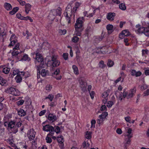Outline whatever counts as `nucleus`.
<instances>
[{
  "instance_id": "1",
  "label": "nucleus",
  "mask_w": 149,
  "mask_h": 149,
  "mask_svg": "<svg viewBox=\"0 0 149 149\" xmlns=\"http://www.w3.org/2000/svg\"><path fill=\"white\" fill-rule=\"evenodd\" d=\"M72 1H71L67 6L64 15L68 24L70 23V17L72 14V12L75 13L77 9L81 5V3L76 2L74 4Z\"/></svg>"
},
{
  "instance_id": "2",
  "label": "nucleus",
  "mask_w": 149,
  "mask_h": 149,
  "mask_svg": "<svg viewBox=\"0 0 149 149\" xmlns=\"http://www.w3.org/2000/svg\"><path fill=\"white\" fill-rule=\"evenodd\" d=\"M84 21L83 17L79 18L76 21V23L75 25V31L74 34V36H80L81 35V32L82 29H81L82 26V23Z\"/></svg>"
},
{
  "instance_id": "3",
  "label": "nucleus",
  "mask_w": 149,
  "mask_h": 149,
  "mask_svg": "<svg viewBox=\"0 0 149 149\" xmlns=\"http://www.w3.org/2000/svg\"><path fill=\"white\" fill-rule=\"evenodd\" d=\"M36 66L38 70L40 68H44L46 65L43 61V57L40 53L37 52L36 53Z\"/></svg>"
},
{
  "instance_id": "4",
  "label": "nucleus",
  "mask_w": 149,
  "mask_h": 149,
  "mask_svg": "<svg viewBox=\"0 0 149 149\" xmlns=\"http://www.w3.org/2000/svg\"><path fill=\"white\" fill-rule=\"evenodd\" d=\"M15 122L13 121L8 122H5L4 123V125L6 127L8 130L14 133H16L18 132V128L15 126Z\"/></svg>"
},
{
  "instance_id": "5",
  "label": "nucleus",
  "mask_w": 149,
  "mask_h": 149,
  "mask_svg": "<svg viewBox=\"0 0 149 149\" xmlns=\"http://www.w3.org/2000/svg\"><path fill=\"white\" fill-rule=\"evenodd\" d=\"M132 130L129 128L128 129L127 134L125 136L124 139L125 147L127 148L130 146L131 143V139L133 137V134L132 133Z\"/></svg>"
},
{
  "instance_id": "6",
  "label": "nucleus",
  "mask_w": 149,
  "mask_h": 149,
  "mask_svg": "<svg viewBox=\"0 0 149 149\" xmlns=\"http://www.w3.org/2000/svg\"><path fill=\"white\" fill-rule=\"evenodd\" d=\"M61 9L59 7L57 9L52 10L49 13L48 17L49 19L51 20H53L56 16H60L61 14Z\"/></svg>"
},
{
  "instance_id": "7",
  "label": "nucleus",
  "mask_w": 149,
  "mask_h": 149,
  "mask_svg": "<svg viewBox=\"0 0 149 149\" xmlns=\"http://www.w3.org/2000/svg\"><path fill=\"white\" fill-rule=\"evenodd\" d=\"M30 58L28 57L27 55L24 54L22 52H20V53L13 59V61L15 62H17L19 61H29Z\"/></svg>"
},
{
  "instance_id": "8",
  "label": "nucleus",
  "mask_w": 149,
  "mask_h": 149,
  "mask_svg": "<svg viewBox=\"0 0 149 149\" xmlns=\"http://www.w3.org/2000/svg\"><path fill=\"white\" fill-rule=\"evenodd\" d=\"M141 25L138 24L136 26V28L138 29L136 30V32L138 33H143L146 36H149V26L147 27H140Z\"/></svg>"
},
{
  "instance_id": "9",
  "label": "nucleus",
  "mask_w": 149,
  "mask_h": 149,
  "mask_svg": "<svg viewBox=\"0 0 149 149\" xmlns=\"http://www.w3.org/2000/svg\"><path fill=\"white\" fill-rule=\"evenodd\" d=\"M136 88L134 87L133 88L131 89L128 92H126L125 93V92L124 91V97H127L128 99L132 97L136 93Z\"/></svg>"
},
{
  "instance_id": "10",
  "label": "nucleus",
  "mask_w": 149,
  "mask_h": 149,
  "mask_svg": "<svg viewBox=\"0 0 149 149\" xmlns=\"http://www.w3.org/2000/svg\"><path fill=\"white\" fill-rule=\"evenodd\" d=\"M19 43H16L15 47L13 48V51L12 53V58L13 59L16 57L20 53L18 51V50L19 49Z\"/></svg>"
},
{
  "instance_id": "11",
  "label": "nucleus",
  "mask_w": 149,
  "mask_h": 149,
  "mask_svg": "<svg viewBox=\"0 0 149 149\" xmlns=\"http://www.w3.org/2000/svg\"><path fill=\"white\" fill-rule=\"evenodd\" d=\"M7 91V93L15 96H19L20 94L19 91L18 90L13 87L8 88Z\"/></svg>"
},
{
  "instance_id": "12",
  "label": "nucleus",
  "mask_w": 149,
  "mask_h": 149,
  "mask_svg": "<svg viewBox=\"0 0 149 149\" xmlns=\"http://www.w3.org/2000/svg\"><path fill=\"white\" fill-rule=\"evenodd\" d=\"M36 132L33 129L29 130L27 132V136L30 141L34 139L35 137Z\"/></svg>"
},
{
  "instance_id": "13",
  "label": "nucleus",
  "mask_w": 149,
  "mask_h": 149,
  "mask_svg": "<svg viewBox=\"0 0 149 149\" xmlns=\"http://www.w3.org/2000/svg\"><path fill=\"white\" fill-rule=\"evenodd\" d=\"M10 42L9 45V46L10 47L11 46H13L16 43L17 37L15 35L13 34L10 37Z\"/></svg>"
},
{
  "instance_id": "14",
  "label": "nucleus",
  "mask_w": 149,
  "mask_h": 149,
  "mask_svg": "<svg viewBox=\"0 0 149 149\" xmlns=\"http://www.w3.org/2000/svg\"><path fill=\"white\" fill-rule=\"evenodd\" d=\"M80 84V86L82 89V90L84 91L86 90L87 86L86 83L81 78L79 79Z\"/></svg>"
},
{
  "instance_id": "15",
  "label": "nucleus",
  "mask_w": 149,
  "mask_h": 149,
  "mask_svg": "<svg viewBox=\"0 0 149 149\" xmlns=\"http://www.w3.org/2000/svg\"><path fill=\"white\" fill-rule=\"evenodd\" d=\"M115 16V13H108L107 15V19L110 21H112Z\"/></svg>"
},
{
  "instance_id": "16",
  "label": "nucleus",
  "mask_w": 149,
  "mask_h": 149,
  "mask_svg": "<svg viewBox=\"0 0 149 149\" xmlns=\"http://www.w3.org/2000/svg\"><path fill=\"white\" fill-rule=\"evenodd\" d=\"M99 48L100 49V51H97V53L105 54L108 52L107 47H99Z\"/></svg>"
},
{
  "instance_id": "17",
  "label": "nucleus",
  "mask_w": 149,
  "mask_h": 149,
  "mask_svg": "<svg viewBox=\"0 0 149 149\" xmlns=\"http://www.w3.org/2000/svg\"><path fill=\"white\" fill-rule=\"evenodd\" d=\"M52 66L54 67H57L60 64V62L55 59L54 56L52 58Z\"/></svg>"
},
{
  "instance_id": "18",
  "label": "nucleus",
  "mask_w": 149,
  "mask_h": 149,
  "mask_svg": "<svg viewBox=\"0 0 149 149\" xmlns=\"http://www.w3.org/2000/svg\"><path fill=\"white\" fill-rule=\"evenodd\" d=\"M48 119L49 120L54 122L57 120V117L55 115L50 113L48 116Z\"/></svg>"
},
{
  "instance_id": "19",
  "label": "nucleus",
  "mask_w": 149,
  "mask_h": 149,
  "mask_svg": "<svg viewBox=\"0 0 149 149\" xmlns=\"http://www.w3.org/2000/svg\"><path fill=\"white\" fill-rule=\"evenodd\" d=\"M106 28L109 34H111L113 31V26L111 24H109L107 25Z\"/></svg>"
},
{
  "instance_id": "20",
  "label": "nucleus",
  "mask_w": 149,
  "mask_h": 149,
  "mask_svg": "<svg viewBox=\"0 0 149 149\" xmlns=\"http://www.w3.org/2000/svg\"><path fill=\"white\" fill-rule=\"evenodd\" d=\"M54 127L49 125H46L43 127V130L44 131L47 132H49L52 130Z\"/></svg>"
},
{
  "instance_id": "21",
  "label": "nucleus",
  "mask_w": 149,
  "mask_h": 149,
  "mask_svg": "<svg viewBox=\"0 0 149 149\" xmlns=\"http://www.w3.org/2000/svg\"><path fill=\"white\" fill-rule=\"evenodd\" d=\"M57 140L59 143L61 144V148L62 149L63 147V143L64 141L63 137V136H61L60 137H58L57 138Z\"/></svg>"
},
{
  "instance_id": "22",
  "label": "nucleus",
  "mask_w": 149,
  "mask_h": 149,
  "mask_svg": "<svg viewBox=\"0 0 149 149\" xmlns=\"http://www.w3.org/2000/svg\"><path fill=\"white\" fill-rule=\"evenodd\" d=\"M4 6L5 9L7 10H10L12 9L11 5L9 3H5Z\"/></svg>"
},
{
  "instance_id": "23",
  "label": "nucleus",
  "mask_w": 149,
  "mask_h": 149,
  "mask_svg": "<svg viewBox=\"0 0 149 149\" xmlns=\"http://www.w3.org/2000/svg\"><path fill=\"white\" fill-rule=\"evenodd\" d=\"M130 35V33L127 30H123L122 31V37L123 36H127Z\"/></svg>"
},
{
  "instance_id": "24",
  "label": "nucleus",
  "mask_w": 149,
  "mask_h": 149,
  "mask_svg": "<svg viewBox=\"0 0 149 149\" xmlns=\"http://www.w3.org/2000/svg\"><path fill=\"white\" fill-rule=\"evenodd\" d=\"M72 68L73 69L74 73L76 75L79 74V71L77 67L75 65H72Z\"/></svg>"
},
{
  "instance_id": "25",
  "label": "nucleus",
  "mask_w": 149,
  "mask_h": 149,
  "mask_svg": "<svg viewBox=\"0 0 149 149\" xmlns=\"http://www.w3.org/2000/svg\"><path fill=\"white\" fill-rule=\"evenodd\" d=\"M18 113L20 116H24L26 115V113L22 109H20L18 111Z\"/></svg>"
},
{
  "instance_id": "26",
  "label": "nucleus",
  "mask_w": 149,
  "mask_h": 149,
  "mask_svg": "<svg viewBox=\"0 0 149 149\" xmlns=\"http://www.w3.org/2000/svg\"><path fill=\"white\" fill-rule=\"evenodd\" d=\"M25 8L26 12V13H28L31 10V6L29 4H26L25 5Z\"/></svg>"
},
{
  "instance_id": "27",
  "label": "nucleus",
  "mask_w": 149,
  "mask_h": 149,
  "mask_svg": "<svg viewBox=\"0 0 149 149\" xmlns=\"http://www.w3.org/2000/svg\"><path fill=\"white\" fill-rule=\"evenodd\" d=\"M15 79L17 83H19L22 81V77L20 75H17L15 78Z\"/></svg>"
},
{
  "instance_id": "28",
  "label": "nucleus",
  "mask_w": 149,
  "mask_h": 149,
  "mask_svg": "<svg viewBox=\"0 0 149 149\" xmlns=\"http://www.w3.org/2000/svg\"><path fill=\"white\" fill-rule=\"evenodd\" d=\"M99 66L101 68H104L106 66V65L104 64V61L102 60L99 63Z\"/></svg>"
},
{
  "instance_id": "29",
  "label": "nucleus",
  "mask_w": 149,
  "mask_h": 149,
  "mask_svg": "<svg viewBox=\"0 0 149 149\" xmlns=\"http://www.w3.org/2000/svg\"><path fill=\"white\" fill-rule=\"evenodd\" d=\"M6 80L2 77H0V84L1 85H4L6 82Z\"/></svg>"
},
{
  "instance_id": "30",
  "label": "nucleus",
  "mask_w": 149,
  "mask_h": 149,
  "mask_svg": "<svg viewBox=\"0 0 149 149\" xmlns=\"http://www.w3.org/2000/svg\"><path fill=\"white\" fill-rule=\"evenodd\" d=\"M23 35L24 36H26V38L27 39L29 38V37L31 36V33H29L27 30H26L25 33H23Z\"/></svg>"
},
{
  "instance_id": "31",
  "label": "nucleus",
  "mask_w": 149,
  "mask_h": 149,
  "mask_svg": "<svg viewBox=\"0 0 149 149\" xmlns=\"http://www.w3.org/2000/svg\"><path fill=\"white\" fill-rule=\"evenodd\" d=\"M108 115V113L107 112H103L101 115H99V116H101V118H102L103 120H104L105 119Z\"/></svg>"
},
{
  "instance_id": "32",
  "label": "nucleus",
  "mask_w": 149,
  "mask_h": 149,
  "mask_svg": "<svg viewBox=\"0 0 149 149\" xmlns=\"http://www.w3.org/2000/svg\"><path fill=\"white\" fill-rule=\"evenodd\" d=\"M91 133L90 132H87L86 134L85 137L86 138L88 139H90L91 138Z\"/></svg>"
},
{
  "instance_id": "33",
  "label": "nucleus",
  "mask_w": 149,
  "mask_h": 149,
  "mask_svg": "<svg viewBox=\"0 0 149 149\" xmlns=\"http://www.w3.org/2000/svg\"><path fill=\"white\" fill-rule=\"evenodd\" d=\"M104 120L102 118H101V116H99L97 120V123L99 124H101L103 123V121Z\"/></svg>"
},
{
  "instance_id": "34",
  "label": "nucleus",
  "mask_w": 149,
  "mask_h": 149,
  "mask_svg": "<svg viewBox=\"0 0 149 149\" xmlns=\"http://www.w3.org/2000/svg\"><path fill=\"white\" fill-rule=\"evenodd\" d=\"M47 73V71L45 69H42L41 71V74L42 77H45Z\"/></svg>"
},
{
  "instance_id": "35",
  "label": "nucleus",
  "mask_w": 149,
  "mask_h": 149,
  "mask_svg": "<svg viewBox=\"0 0 149 149\" xmlns=\"http://www.w3.org/2000/svg\"><path fill=\"white\" fill-rule=\"evenodd\" d=\"M89 146L90 144L87 141H85L83 143L82 147L83 148H87L89 147Z\"/></svg>"
},
{
  "instance_id": "36",
  "label": "nucleus",
  "mask_w": 149,
  "mask_h": 149,
  "mask_svg": "<svg viewBox=\"0 0 149 149\" xmlns=\"http://www.w3.org/2000/svg\"><path fill=\"white\" fill-rule=\"evenodd\" d=\"M54 129V131L57 133H59L61 132L60 128L58 126H55Z\"/></svg>"
},
{
  "instance_id": "37",
  "label": "nucleus",
  "mask_w": 149,
  "mask_h": 149,
  "mask_svg": "<svg viewBox=\"0 0 149 149\" xmlns=\"http://www.w3.org/2000/svg\"><path fill=\"white\" fill-rule=\"evenodd\" d=\"M19 72L18 70H13V74H12L11 76L13 77L15 75L17 74V75H19Z\"/></svg>"
},
{
  "instance_id": "38",
  "label": "nucleus",
  "mask_w": 149,
  "mask_h": 149,
  "mask_svg": "<svg viewBox=\"0 0 149 149\" xmlns=\"http://www.w3.org/2000/svg\"><path fill=\"white\" fill-rule=\"evenodd\" d=\"M79 40V38L77 36H74V37L72 38V40L74 42H77Z\"/></svg>"
},
{
  "instance_id": "39",
  "label": "nucleus",
  "mask_w": 149,
  "mask_h": 149,
  "mask_svg": "<svg viewBox=\"0 0 149 149\" xmlns=\"http://www.w3.org/2000/svg\"><path fill=\"white\" fill-rule=\"evenodd\" d=\"M51 137L47 135L46 138V142L48 143H50L52 142V139H51Z\"/></svg>"
},
{
  "instance_id": "40",
  "label": "nucleus",
  "mask_w": 149,
  "mask_h": 149,
  "mask_svg": "<svg viewBox=\"0 0 149 149\" xmlns=\"http://www.w3.org/2000/svg\"><path fill=\"white\" fill-rule=\"evenodd\" d=\"M114 64L113 62L110 60H109L107 63V65L109 67L112 66Z\"/></svg>"
},
{
  "instance_id": "41",
  "label": "nucleus",
  "mask_w": 149,
  "mask_h": 149,
  "mask_svg": "<svg viewBox=\"0 0 149 149\" xmlns=\"http://www.w3.org/2000/svg\"><path fill=\"white\" fill-rule=\"evenodd\" d=\"M10 70V69L7 67H5L3 68V72L5 74L9 73Z\"/></svg>"
},
{
  "instance_id": "42",
  "label": "nucleus",
  "mask_w": 149,
  "mask_h": 149,
  "mask_svg": "<svg viewBox=\"0 0 149 149\" xmlns=\"http://www.w3.org/2000/svg\"><path fill=\"white\" fill-rule=\"evenodd\" d=\"M103 37L101 36L97 37L95 39V41L97 42H98L101 41L103 39Z\"/></svg>"
},
{
  "instance_id": "43",
  "label": "nucleus",
  "mask_w": 149,
  "mask_h": 149,
  "mask_svg": "<svg viewBox=\"0 0 149 149\" xmlns=\"http://www.w3.org/2000/svg\"><path fill=\"white\" fill-rule=\"evenodd\" d=\"M129 39L127 38H125L124 39V42L125 43V45L126 46H129L130 45V43L128 42Z\"/></svg>"
},
{
  "instance_id": "44",
  "label": "nucleus",
  "mask_w": 149,
  "mask_h": 149,
  "mask_svg": "<svg viewBox=\"0 0 149 149\" xmlns=\"http://www.w3.org/2000/svg\"><path fill=\"white\" fill-rule=\"evenodd\" d=\"M59 33L61 35H64L66 33V30L65 29H60L59 30Z\"/></svg>"
},
{
  "instance_id": "45",
  "label": "nucleus",
  "mask_w": 149,
  "mask_h": 149,
  "mask_svg": "<svg viewBox=\"0 0 149 149\" xmlns=\"http://www.w3.org/2000/svg\"><path fill=\"white\" fill-rule=\"evenodd\" d=\"M54 98V95L52 94H49L47 97H46V99H49L50 101H52Z\"/></svg>"
},
{
  "instance_id": "46",
  "label": "nucleus",
  "mask_w": 149,
  "mask_h": 149,
  "mask_svg": "<svg viewBox=\"0 0 149 149\" xmlns=\"http://www.w3.org/2000/svg\"><path fill=\"white\" fill-rule=\"evenodd\" d=\"M50 130L49 132V133L47 135L48 136H49L51 137H52L53 136V135L54 133V128H53V130Z\"/></svg>"
},
{
  "instance_id": "47",
  "label": "nucleus",
  "mask_w": 149,
  "mask_h": 149,
  "mask_svg": "<svg viewBox=\"0 0 149 149\" xmlns=\"http://www.w3.org/2000/svg\"><path fill=\"white\" fill-rule=\"evenodd\" d=\"M109 95V93L107 92H104L102 94V97L103 98L108 97V96Z\"/></svg>"
},
{
  "instance_id": "48",
  "label": "nucleus",
  "mask_w": 149,
  "mask_h": 149,
  "mask_svg": "<svg viewBox=\"0 0 149 149\" xmlns=\"http://www.w3.org/2000/svg\"><path fill=\"white\" fill-rule=\"evenodd\" d=\"M24 102V101L22 100L17 102L16 103L17 105L19 106L22 105L23 104Z\"/></svg>"
},
{
  "instance_id": "49",
  "label": "nucleus",
  "mask_w": 149,
  "mask_h": 149,
  "mask_svg": "<svg viewBox=\"0 0 149 149\" xmlns=\"http://www.w3.org/2000/svg\"><path fill=\"white\" fill-rule=\"evenodd\" d=\"M52 88V86L50 85H47L45 87V89L48 91H50Z\"/></svg>"
},
{
  "instance_id": "50",
  "label": "nucleus",
  "mask_w": 149,
  "mask_h": 149,
  "mask_svg": "<svg viewBox=\"0 0 149 149\" xmlns=\"http://www.w3.org/2000/svg\"><path fill=\"white\" fill-rule=\"evenodd\" d=\"M68 53H64L63 54V57L65 60H67L68 58Z\"/></svg>"
},
{
  "instance_id": "51",
  "label": "nucleus",
  "mask_w": 149,
  "mask_h": 149,
  "mask_svg": "<svg viewBox=\"0 0 149 149\" xmlns=\"http://www.w3.org/2000/svg\"><path fill=\"white\" fill-rule=\"evenodd\" d=\"M96 121L95 120H92L91 121V128H94L95 127V123Z\"/></svg>"
},
{
  "instance_id": "52",
  "label": "nucleus",
  "mask_w": 149,
  "mask_h": 149,
  "mask_svg": "<svg viewBox=\"0 0 149 149\" xmlns=\"http://www.w3.org/2000/svg\"><path fill=\"white\" fill-rule=\"evenodd\" d=\"M148 51L147 49H143L142 51V54L143 56L145 54H148Z\"/></svg>"
},
{
  "instance_id": "53",
  "label": "nucleus",
  "mask_w": 149,
  "mask_h": 149,
  "mask_svg": "<svg viewBox=\"0 0 149 149\" xmlns=\"http://www.w3.org/2000/svg\"><path fill=\"white\" fill-rule=\"evenodd\" d=\"M113 104V103L112 101H108L107 103V106L108 107H111Z\"/></svg>"
},
{
  "instance_id": "54",
  "label": "nucleus",
  "mask_w": 149,
  "mask_h": 149,
  "mask_svg": "<svg viewBox=\"0 0 149 149\" xmlns=\"http://www.w3.org/2000/svg\"><path fill=\"white\" fill-rule=\"evenodd\" d=\"M46 110H43L41 111L39 113V115L40 116H41L44 115L45 113L46 112Z\"/></svg>"
},
{
  "instance_id": "55",
  "label": "nucleus",
  "mask_w": 149,
  "mask_h": 149,
  "mask_svg": "<svg viewBox=\"0 0 149 149\" xmlns=\"http://www.w3.org/2000/svg\"><path fill=\"white\" fill-rule=\"evenodd\" d=\"M22 121H20L19 122H17L16 123V125L15 126H16L17 127H20L22 125Z\"/></svg>"
},
{
  "instance_id": "56",
  "label": "nucleus",
  "mask_w": 149,
  "mask_h": 149,
  "mask_svg": "<svg viewBox=\"0 0 149 149\" xmlns=\"http://www.w3.org/2000/svg\"><path fill=\"white\" fill-rule=\"evenodd\" d=\"M125 120L127 122L130 123L131 120V118L130 116H128L125 118Z\"/></svg>"
},
{
  "instance_id": "57",
  "label": "nucleus",
  "mask_w": 149,
  "mask_h": 149,
  "mask_svg": "<svg viewBox=\"0 0 149 149\" xmlns=\"http://www.w3.org/2000/svg\"><path fill=\"white\" fill-rule=\"evenodd\" d=\"M7 142L10 144L11 145L13 144V140L12 139H7Z\"/></svg>"
},
{
  "instance_id": "58",
  "label": "nucleus",
  "mask_w": 149,
  "mask_h": 149,
  "mask_svg": "<svg viewBox=\"0 0 149 149\" xmlns=\"http://www.w3.org/2000/svg\"><path fill=\"white\" fill-rule=\"evenodd\" d=\"M117 97H118L120 99L121 95H120V93L118 91H117L115 93Z\"/></svg>"
},
{
  "instance_id": "59",
  "label": "nucleus",
  "mask_w": 149,
  "mask_h": 149,
  "mask_svg": "<svg viewBox=\"0 0 149 149\" xmlns=\"http://www.w3.org/2000/svg\"><path fill=\"white\" fill-rule=\"evenodd\" d=\"M148 86L147 85L144 84L141 86V88L142 90H144L147 88Z\"/></svg>"
},
{
  "instance_id": "60",
  "label": "nucleus",
  "mask_w": 149,
  "mask_h": 149,
  "mask_svg": "<svg viewBox=\"0 0 149 149\" xmlns=\"http://www.w3.org/2000/svg\"><path fill=\"white\" fill-rule=\"evenodd\" d=\"M90 96L92 99H93L94 98V95H95V92L93 91H92L91 93H90Z\"/></svg>"
},
{
  "instance_id": "61",
  "label": "nucleus",
  "mask_w": 149,
  "mask_h": 149,
  "mask_svg": "<svg viewBox=\"0 0 149 149\" xmlns=\"http://www.w3.org/2000/svg\"><path fill=\"white\" fill-rule=\"evenodd\" d=\"M107 108L105 105H102L101 108L100 110L102 111H104L106 110Z\"/></svg>"
},
{
  "instance_id": "62",
  "label": "nucleus",
  "mask_w": 149,
  "mask_h": 149,
  "mask_svg": "<svg viewBox=\"0 0 149 149\" xmlns=\"http://www.w3.org/2000/svg\"><path fill=\"white\" fill-rule=\"evenodd\" d=\"M17 1L19 4L22 6H23L25 4V2L24 1H22L21 0H17Z\"/></svg>"
},
{
  "instance_id": "63",
  "label": "nucleus",
  "mask_w": 149,
  "mask_h": 149,
  "mask_svg": "<svg viewBox=\"0 0 149 149\" xmlns=\"http://www.w3.org/2000/svg\"><path fill=\"white\" fill-rule=\"evenodd\" d=\"M142 74V73L141 72L138 71L137 72H136V74L135 76L136 77H138L140 76Z\"/></svg>"
},
{
  "instance_id": "64",
  "label": "nucleus",
  "mask_w": 149,
  "mask_h": 149,
  "mask_svg": "<svg viewBox=\"0 0 149 149\" xmlns=\"http://www.w3.org/2000/svg\"><path fill=\"white\" fill-rule=\"evenodd\" d=\"M144 96H147L149 95V88L147 89L146 91L144 93Z\"/></svg>"
}]
</instances>
